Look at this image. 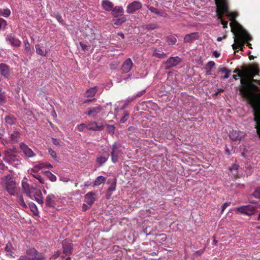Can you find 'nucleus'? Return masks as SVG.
Returning <instances> with one entry per match:
<instances>
[{"instance_id": "obj_47", "label": "nucleus", "mask_w": 260, "mask_h": 260, "mask_svg": "<svg viewBox=\"0 0 260 260\" xmlns=\"http://www.w3.org/2000/svg\"><path fill=\"white\" fill-rule=\"evenodd\" d=\"M146 89L142 90L141 91H139L136 94H134L133 96L135 97V100H136L137 98H140L142 96L143 94L146 93Z\"/></svg>"}, {"instance_id": "obj_59", "label": "nucleus", "mask_w": 260, "mask_h": 260, "mask_svg": "<svg viewBox=\"0 0 260 260\" xmlns=\"http://www.w3.org/2000/svg\"><path fill=\"white\" fill-rule=\"evenodd\" d=\"M24 45H25V49L27 52H28L30 50V47L29 43H28V41L27 40H26L24 41Z\"/></svg>"}, {"instance_id": "obj_57", "label": "nucleus", "mask_w": 260, "mask_h": 260, "mask_svg": "<svg viewBox=\"0 0 260 260\" xmlns=\"http://www.w3.org/2000/svg\"><path fill=\"white\" fill-rule=\"evenodd\" d=\"M113 86V83L111 80H110L108 82L106 83L105 88L106 90H108Z\"/></svg>"}, {"instance_id": "obj_17", "label": "nucleus", "mask_w": 260, "mask_h": 260, "mask_svg": "<svg viewBox=\"0 0 260 260\" xmlns=\"http://www.w3.org/2000/svg\"><path fill=\"white\" fill-rule=\"evenodd\" d=\"M0 73L1 75L5 78H8L10 75L9 67L5 63H1L0 64Z\"/></svg>"}, {"instance_id": "obj_31", "label": "nucleus", "mask_w": 260, "mask_h": 260, "mask_svg": "<svg viewBox=\"0 0 260 260\" xmlns=\"http://www.w3.org/2000/svg\"><path fill=\"white\" fill-rule=\"evenodd\" d=\"M44 173L51 181L54 182L56 180V177L49 171H45Z\"/></svg>"}, {"instance_id": "obj_34", "label": "nucleus", "mask_w": 260, "mask_h": 260, "mask_svg": "<svg viewBox=\"0 0 260 260\" xmlns=\"http://www.w3.org/2000/svg\"><path fill=\"white\" fill-rule=\"evenodd\" d=\"M215 66V63L213 61H210L207 64L206 69L208 70L207 71V74L210 75L211 69L214 68Z\"/></svg>"}, {"instance_id": "obj_19", "label": "nucleus", "mask_w": 260, "mask_h": 260, "mask_svg": "<svg viewBox=\"0 0 260 260\" xmlns=\"http://www.w3.org/2000/svg\"><path fill=\"white\" fill-rule=\"evenodd\" d=\"M32 198L33 197L35 198V200L38 202L39 204H43L44 203L43 195L42 192L40 189L36 190L35 193L33 195H31Z\"/></svg>"}, {"instance_id": "obj_22", "label": "nucleus", "mask_w": 260, "mask_h": 260, "mask_svg": "<svg viewBox=\"0 0 260 260\" xmlns=\"http://www.w3.org/2000/svg\"><path fill=\"white\" fill-rule=\"evenodd\" d=\"M55 196L53 194H48L45 200V203L47 206L53 207L54 206L55 202L53 199H55Z\"/></svg>"}, {"instance_id": "obj_27", "label": "nucleus", "mask_w": 260, "mask_h": 260, "mask_svg": "<svg viewBox=\"0 0 260 260\" xmlns=\"http://www.w3.org/2000/svg\"><path fill=\"white\" fill-rule=\"evenodd\" d=\"M124 9L121 6L115 7V18L119 16H124Z\"/></svg>"}, {"instance_id": "obj_43", "label": "nucleus", "mask_w": 260, "mask_h": 260, "mask_svg": "<svg viewBox=\"0 0 260 260\" xmlns=\"http://www.w3.org/2000/svg\"><path fill=\"white\" fill-rule=\"evenodd\" d=\"M239 167V166L238 164H235L229 168V170H230V171L235 172L234 174L236 175L237 174V170Z\"/></svg>"}, {"instance_id": "obj_33", "label": "nucleus", "mask_w": 260, "mask_h": 260, "mask_svg": "<svg viewBox=\"0 0 260 260\" xmlns=\"http://www.w3.org/2000/svg\"><path fill=\"white\" fill-rule=\"evenodd\" d=\"M167 42L170 45H173L177 42V39L173 36H169L167 38Z\"/></svg>"}, {"instance_id": "obj_41", "label": "nucleus", "mask_w": 260, "mask_h": 260, "mask_svg": "<svg viewBox=\"0 0 260 260\" xmlns=\"http://www.w3.org/2000/svg\"><path fill=\"white\" fill-rule=\"evenodd\" d=\"M158 27L155 23H150L145 26V28L147 30H154Z\"/></svg>"}, {"instance_id": "obj_35", "label": "nucleus", "mask_w": 260, "mask_h": 260, "mask_svg": "<svg viewBox=\"0 0 260 260\" xmlns=\"http://www.w3.org/2000/svg\"><path fill=\"white\" fill-rule=\"evenodd\" d=\"M5 120L6 123L10 125L14 124L16 121V119L14 117L9 115L6 116Z\"/></svg>"}, {"instance_id": "obj_11", "label": "nucleus", "mask_w": 260, "mask_h": 260, "mask_svg": "<svg viewBox=\"0 0 260 260\" xmlns=\"http://www.w3.org/2000/svg\"><path fill=\"white\" fill-rule=\"evenodd\" d=\"M217 6L218 8L217 9L216 12L217 15L218 16V18L219 19H220L221 24L223 26V28H227L228 22L224 21L222 19V15L223 14L229 15V10L228 9V12H223L221 9L220 4H219L218 6Z\"/></svg>"}, {"instance_id": "obj_39", "label": "nucleus", "mask_w": 260, "mask_h": 260, "mask_svg": "<svg viewBox=\"0 0 260 260\" xmlns=\"http://www.w3.org/2000/svg\"><path fill=\"white\" fill-rule=\"evenodd\" d=\"M105 180V177L100 176L98 177L94 181V185L95 186H98L100 185L102 183H103Z\"/></svg>"}, {"instance_id": "obj_51", "label": "nucleus", "mask_w": 260, "mask_h": 260, "mask_svg": "<svg viewBox=\"0 0 260 260\" xmlns=\"http://www.w3.org/2000/svg\"><path fill=\"white\" fill-rule=\"evenodd\" d=\"M107 131L113 136L114 135V125H108L107 127Z\"/></svg>"}, {"instance_id": "obj_13", "label": "nucleus", "mask_w": 260, "mask_h": 260, "mask_svg": "<svg viewBox=\"0 0 260 260\" xmlns=\"http://www.w3.org/2000/svg\"><path fill=\"white\" fill-rule=\"evenodd\" d=\"M133 66V63L132 59L130 58L126 59L122 65L121 68V73H127L129 72L131 70Z\"/></svg>"}, {"instance_id": "obj_53", "label": "nucleus", "mask_w": 260, "mask_h": 260, "mask_svg": "<svg viewBox=\"0 0 260 260\" xmlns=\"http://www.w3.org/2000/svg\"><path fill=\"white\" fill-rule=\"evenodd\" d=\"M7 152H9V153H10V154H15L17 153L18 152V150H17V149L15 147H14L12 149H7V150H6L5 151V153H7Z\"/></svg>"}, {"instance_id": "obj_55", "label": "nucleus", "mask_w": 260, "mask_h": 260, "mask_svg": "<svg viewBox=\"0 0 260 260\" xmlns=\"http://www.w3.org/2000/svg\"><path fill=\"white\" fill-rule=\"evenodd\" d=\"M48 153L54 159L56 158V153L51 148L48 149Z\"/></svg>"}, {"instance_id": "obj_25", "label": "nucleus", "mask_w": 260, "mask_h": 260, "mask_svg": "<svg viewBox=\"0 0 260 260\" xmlns=\"http://www.w3.org/2000/svg\"><path fill=\"white\" fill-rule=\"evenodd\" d=\"M216 6L220 4L221 9L223 12H228V5L225 0H214Z\"/></svg>"}, {"instance_id": "obj_50", "label": "nucleus", "mask_w": 260, "mask_h": 260, "mask_svg": "<svg viewBox=\"0 0 260 260\" xmlns=\"http://www.w3.org/2000/svg\"><path fill=\"white\" fill-rule=\"evenodd\" d=\"M252 195L254 198L260 199V187L255 190Z\"/></svg>"}, {"instance_id": "obj_54", "label": "nucleus", "mask_w": 260, "mask_h": 260, "mask_svg": "<svg viewBox=\"0 0 260 260\" xmlns=\"http://www.w3.org/2000/svg\"><path fill=\"white\" fill-rule=\"evenodd\" d=\"M32 176L35 178L36 179H37V180H38V181H39V182L41 184H44V179L42 178V176L40 175H32Z\"/></svg>"}, {"instance_id": "obj_20", "label": "nucleus", "mask_w": 260, "mask_h": 260, "mask_svg": "<svg viewBox=\"0 0 260 260\" xmlns=\"http://www.w3.org/2000/svg\"><path fill=\"white\" fill-rule=\"evenodd\" d=\"M198 38L197 32H192L189 34H187L184 38V42L185 43H190L196 40Z\"/></svg>"}, {"instance_id": "obj_5", "label": "nucleus", "mask_w": 260, "mask_h": 260, "mask_svg": "<svg viewBox=\"0 0 260 260\" xmlns=\"http://www.w3.org/2000/svg\"><path fill=\"white\" fill-rule=\"evenodd\" d=\"M257 207L254 205L243 206L237 208V211L247 215H251L257 211Z\"/></svg>"}, {"instance_id": "obj_4", "label": "nucleus", "mask_w": 260, "mask_h": 260, "mask_svg": "<svg viewBox=\"0 0 260 260\" xmlns=\"http://www.w3.org/2000/svg\"><path fill=\"white\" fill-rule=\"evenodd\" d=\"M3 160L9 164L18 165L20 164L19 156L15 154H10L9 152L4 153Z\"/></svg>"}, {"instance_id": "obj_18", "label": "nucleus", "mask_w": 260, "mask_h": 260, "mask_svg": "<svg viewBox=\"0 0 260 260\" xmlns=\"http://www.w3.org/2000/svg\"><path fill=\"white\" fill-rule=\"evenodd\" d=\"M95 196V193L92 191L88 192L85 196V202L88 204L89 206H91V205L93 204L95 201V198L94 196Z\"/></svg>"}, {"instance_id": "obj_29", "label": "nucleus", "mask_w": 260, "mask_h": 260, "mask_svg": "<svg viewBox=\"0 0 260 260\" xmlns=\"http://www.w3.org/2000/svg\"><path fill=\"white\" fill-rule=\"evenodd\" d=\"M28 206L35 216H38L39 215L38 208L35 203L30 202L28 203Z\"/></svg>"}, {"instance_id": "obj_6", "label": "nucleus", "mask_w": 260, "mask_h": 260, "mask_svg": "<svg viewBox=\"0 0 260 260\" xmlns=\"http://www.w3.org/2000/svg\"><path fill=\"white\" fill-rule=\"evenodd\" d=\"M181 59L178 56L169 57L165 62V69L168 70L171 68L177 66L181 62Z\"/></svg>"}, {"instance_id": "obj_49", "label": "nucleus", "mask_w": 260, "mask_h": 260, "mask_svg": "<svg viewBox=\"0 0 260 260\" xmlns=\"http://www.w3.org/2000/svg\"><path fill=\"white\" fill-rule=\"evenodd\" d=\"M45 163L43 162H39L38 164H36L34 168L38 169L39 170L42 169L43 168H45Z\"/></svg>"}, {"instance_id": "obj_62", "label": "nucleus", "mask_w": 260, "mask_h": 260, "mask_svg": "<svg viewBox=\"0 0 260 260\" xmlns=\"http://www.w3.org/2000/svg\"><path fill=\"white\" fill-rule=\"evenodd\" d=\"M252 82H249V83L247 84V85H246V86H247V87L249 89H250V88H249V87H248V86H249V85H250V86H251L252 88H253L254 89H255V90H257V89H258V87H257V86L256 85H255V84H253Z\"/></svg>"}, {"instance_id": "obj_38", "label": "nucleus", "mask_w": 260, "mask_h": 260, "mask_svg": "<svg viewBox=\"0 0 260 260\" xmlns=\"http://www.w3.org/2000/svg\"><path fill=\"white\" fill-rule=\"evenodd\" d=\"M129 112L127 111H124L123 112V116H122L120 120L121 123H124L129 117Z\"/></svg>"}, {"instance_id": "obj_40", "label": "nucleus", "mask_w": 260, "mask_h": 260, "mask_svg": "<svg viewBox=\"0 0 260 260\" xmlns=\"http://www.w3.org/2000/svg\"><path fill=\"white\" fill-rule=\"evenodd\" d=\"M153 56H155L158 58H165L167 57V55L164 53H159L157 52L156 50H155L152 54Z\"/></svg>"}, {"instance_id": "obj_15", "label": "nucleus", "mask_w": 260, "mask_h": 260, "mask_svg": "<svg viewBox=\"0 0 260 260\" xmlns=\"http://www.w3.org/2000/svg\"><path fill=\"white\" fill-rule=\"evenodd\" d=\"M109 156V153L107 152L103 153L102 154H98L96 161L99 164V167H101L107 160Z\"/></svg>"}, {"instance_id": "obj_56", "label": "nucleus", "mask_w": 260, "mask_h": 260, "mask_svg": "<svg viewBox=\"0 0 260 260\" xmlns=\"http://www.w3.org/2000/svg\"><path fill=\"white\" fill-rule=\"evenodd\" d=\"M6 25H7L6 21L2 18H0V30L2 28H5Z\"/></svg>"}, {"instance_id": "obj_8", "label": "nucleus", "mask_w": 260, "mask_h": 260, "mask_svg": "<svg viewBox=\"0 0 260 260\" xmlns=\"http://www.w3.org/2000/svg\"><path fill=\"white\" fill-rule=\"evenodd\" d=\"M229 136L230 138L233 141H240L244 138L246 134L244 132L232 130L229 133Z\"/></svg>"}, {"instance_id": "obj_44", "label": "nucleus", "mask_w": 260, "mask_h": 260, "mask_svg": "<svg viewBox=\"0 0 260 260\" xmlns=\"http://www.w3.org/2000/svg\"><path fill=\"white\" fill-rule=\"evenodd\" d=\"M13 249L12 244L11 242H9L5 248V251L9 252H12V249Z\"/></svg>"}, {"instance_id": "obj_23", "label": "nucleus", "mask_w": 260, "mask_h": 260, "mask_svg": "<svg viewBox=\"0 0 260 260\" xmlns=\"http://www.w3.org/2000/svg\"><path fill=\"white\" fill-rule=\"evenodd\" d=\"M22 186L24 193H26V195L30 198H32V196L31 195V191L30 189L29 184L27 182H25L23 180L22 182Z\"/></svg>"}, {"instance_id": "obj_3", "label": "nucleus", "mask_w": 260, "mask_h": 260, "mask_svg": "<svg viewBox=\"0 0 260 260\" xmlns=\"http://www.w3.org/2000/svg\"><path fill=\"white\" fill-rule=\"evenodd\" d=\"M25 253L30 260H45L46 259V256L43 253L39 252L34 247L27 248Z\"/></svg>"}, {"instance_id": "obj_28", "label": "nucleus", "mask_w": 260, "mask_h": 260, "mask_svg": "<svg viewBox=\"0 0 260 260\" xmlns=\"http://www.w3.org/2000/svg\"><path fill=\"white\" fill-rule=\"evenodd\" d=\"M115 18V25L119 26L126 21L125 16H121Z\"/></svg>"}, {"instance_id": "obj_37", "label": "nucleus", "mask_w": 260, "mask_h": 260, "mask_svg": "<svg viewBox=\"0 0 260 260\" xmlns=\"http://www.w3.org/2000/svg\"><path fill=\"white\" fill-rule=\"evenodd\" d=\"M6 103V96L4 95V92H2V88L0 87V105H4Z\"/></svg>"}, {"instance_id": "obj_10", "label": "nucleus", "mask_w": 260, "mask_h": 260, "mask_svg": "<svg viewBox=\"0 0 260 260\" xmlns=\"http://www.w3.org/2000/svg\"><path fill=\"white\" fill-rule=\"evenodd\" d=\"M6 40L7 41H8L12 46L15 47L20 46L21 44V41L12 34L8 35L6 38Z\"/></svg>"}, {"instance_id": "obj_46", "label": "nucleus", "mask_w": 260, "mask_h": 260, "mask_svg": "<svg viewBox=\"0 0 260 260\" xmlns=\"http://www.w3.org/2000/svg\"><path fill=\"white\" fill-rule=\"evenodd\" d=\"M35 47L36 49V52L37 54L43 56H45L46 55L45 54H44L43 51L41 49L39 45H36Z\"/></svg>"}, {"instance_id": "obj_36", "label": "nucleus", "mask_w": 260, "mask_h": 260, "mask_svg": "<svg viewBox=\"0 0 260 260\" xmlns=\"http://www.w3.org/2000/svg\"><path fill=\"white\" fill-rule=\"evenodd\" d=\"M113 190H114V182L111 183L110 186L107 189V192L106 194L107 199H110V198L112 193V191Z\"/></svg>"}, {"instance_id": "obj_7", "label": "nucleus", "mask_w": 260, "mask_h": 260, "mask_svg": "<svg viewBox=\"0 0 260 260\" xmlns=\"http://www.w3.org/2000/svg\"><path fill=\"white\" fill-rule=\"evenodd\" d=\"M142 7V4L139 1H134L129 3L126 7V12L132 14Z\"/></svg>"}, {"instance_id": "obj_21", "label": "nucleus", "mask_w": 260, "mask_h": 260, "mask_svg": "<svg viewBox=\"0 0 260 260\" xmlns=\"http://www.w3.org/2000/svg\"><path fill=\"white\" fill-rule=\"evenodd\" d=\"M102 109V108L101 106L89 108L87 115L88 116H95L101 111Z\"/></svg>"}, {"instance_id": "obj_30", "label": "nucleus", "mask_w": 260, "mask_h": 260, "mask_svg": "<svg viewBox=\"0 0 260 260\" xmlns=\"http://www.w3.org/2000/svg\"><path fill=\"white\" fill-rule=\"evenodd\" d=\"M97 91V87H93L89 88L86 92V95L87 97H93Z\"/></svg>"}, {"instance_id": "obj_61", "label": "nucleus", "mask_w": 260, "mask_h": 260, "mask_svg": "<svg viewBox=\"0 0 260 260\" xmlns=\"http://www.w3.org/2000/svg\"><path fill=\"white\" fill-rule=\"evenodd\" d=\"M52 142L54 145L56 146L60 145V141L57 139L53 138L52 139Z\"/></svg>"}, {"instance_id": "obj_12", "label": "nucleus", "mask_w": 260, "mask_h": 260, "mask_svg": "<svg viewBox=\"0 0 260 260\" xmlns=\"http://www.w3.org/2000/svg\"><path fill=\"white\" fill-rule=\"evenodd\" d=\"M103 128V125L101 123L95 121L89 122L87 125V129L89 131H100Z\"/></svg>"}, {"instance_id": "obj_58", "label": "nucleus", "mask_w": 260, "mask_h": 260, "mask_svg": "<svg viewBox=\"0 0 260 260\" xmlns=\"http://www.w3.org/2000/svg\"><path fill=\"white\" fill-rule=\"evenodd\" d=\"M234 72L237 73L238 77H240L241 78H244V72L241 73V71L238 69H236Z\"/></svg>"}, {"instance_id": "obj_24", "label": "nucleus", "mask_w": 260, "mask_h": 260, "mask_svg": "<svg viewBox=\"0 0 260 260\" xmlns=\"http://www.w3.org/2000/svg\"><path fill=\"white\" fill-rule=\"evenodd\" d=\"M102 5L104 9L106 11H111L113 7V5L112 2L108 0H103L102 1Z\"/></svg>"}, {"instance_id": "obj_2", "label": "nucleus", "mask_w": 260, "mask_h": 260, "mask_svg": "<svg viewBox=\"0 0 260 260\" xmlns=\"http://www.w3.org/2000/svg\"><path fill=\"white\" fill-rule=\"evenodd\" d=\"M13 176L9 174L2 178L3 185L5 187L6 190L11 194L15 195L16 193V183L13 180Z\"/></svg>"}, {"instance_id": "obj_60", "label": "nucleus", "mask_w": 260, "mask_h": 260, "mask_svg": "<svg viewBox=\"0 0 260 260\" xmlns=\"http://www.w3.org/2000/svg\"><path fill=\"white\" fill-rule=\"evenodd\" d=\"M87 125L86 123H82L80 124L79 126V129L80 131H83L85 128L87 129Z\"/></svg>"}, {"instance_id": "obj_14", "label": "nucleus", "mask_w": 260, "mask_h": 260, "mask_svg": "<svg viewBox=\"0 0 260 260\" xmlns=\"http://www.w3.org/2000/svg\"><path fill=\"white\" fill-rule=\"evenodd\" d=\"M20 147L24 154L28 157H31L36 155L35 153L24 143H20Z\"/></svg>"}, {"instance_id": "obj_52", "label": "nucleus", "mask_w": 260, "mask_h": 260, "mask_svg": "<svg viewBox=\"0 0 260 260\" xmlns=\"http://www.w3.org/2000/svg\"><path fill=\"white\" fill-rule=\"evenodd\" d=\"M2 15L5 17H7L10 16L11 11L9 9H5L3 10V12H1Z\"/></svg>"}, {"instance_id": "obj_32", "label": "nucleus", "mask_w": 260, "mask_h": 260, "mask_svg": "<svg viewBox=\"0 0 260 260\" xmlns=\"http://www.w3.org/2000/svg\"><path fill=\"white\" fill-rule=\"evenodd\" d=\"M219 71L221 73H224L225 75L224 76L223 78L225 79H228L229 77L230 74L231 72V71L226 67L220 68Z\"/></svg>"}, {"instance_id": "obj_42", "label": "nucleus", "mask_w": 260, "mask_h": 260, "mask_svg": "<svg viewBox=\"0 0 260 260\" xmlns=\"http://www.w3.org/2000/svg\"><path fill=\"white\" fill-rule=\"evenodd\" d=\"M18 203L19 205L23 208H27V206L26 205L25 203L24 202V201L23 200V198L22 196H20L18 199Z\"/></svg>"}, {"instance_id": "obj_64", "label": "nucleus", "mask_w": 260, "mask_h": 260, "mask_svg": "<svg viewBox=\"0 0 260 260\" xmlns=\"http://www.w3.org/2000/svg\"><path fill=\"white\" fill-rule=\"evenodd\" d=\"M231 204L230 202H225L224 203L222 207L221 212H223V211L225 210V209L228 207Z\"/></svg>"}, {"instance_id": "obj_26", "label": "nucleus", "mask_w": 260, "mask_h": 260, "mask_svg": "<svg viewBox=\"0 0 260 260\" xmlns=\"http://www.w3.org/2000/svg\"><path fill=\"white\" fill-rule=\"evenodd\" d=\"M135 100V97L133 96V95L128 97V98L123 102V105L120 108L117 107V108H115V110H117V109H124L128 105V104L134 102Z\"/></svg>"}, {"instance_id": "obj_48", "label": "nucleus", "mask_w": 260, "mask_h": 260, "mask_svg": "<svg viewBox=\"0 0 260 260\" xmlns=\"http://www.w3.org/2000/svg\"><path fill=\"white\" fill-rule=\"evenodd\" d=\"M20 136V133L17 131H14L11 135V138L13 141H15V140L18 138Z\"/></svg>"}, {"instance_id": "obj_9", "label": "nucleus", "mask_w": 260, "mask_h": 260, "mask_svg": "<svg viewBox=\"0 0 260 260\" xmlns=\"http://www.w3.org/2000/svg\"><path fill=\"white\" fill-rule=\"evenodd\" d=\"M63 253L66 255H70L73 250V244L70 242L68 239H65L62 242Z\"/></svg>"}, {"instance_id": "obj_16", "label": "nucleus", "mask_w": 260, "mask_h": 260, "mask_svg": "<svg viewBox=\"0 0 260 260\" xmlns=\"http://www.w3.org/2000/svg\"><path fill=\"white\" fill-rule=\"evenodd\" d=\"M146 7L148 10L151 11V12L154 13L158 16H160L164 17H167L168 16V14L165 12L164 10L158 9L149 5H147Z\"/></svg>"}, {"instance_id": "obj_45", "label": "nucleus", "mask_w": 260, "mask_h": 260, "mask_svg": "<svg viewBox=\"0 0 260 260\" xmlns=\"http://www.w3.org/2000/svg\"><path fill=\"white\" fill-rule=\"evenodd\" d=\"M53 16L57 20V21L59 23H60L61 24L63 23V20L62 18V16L59 13H54Z\"/></svg>"}, {"instance_id": "obj_63", "label": "nucleus", "mask_w": 260, "mask_h": 260, "mask_svg": "<svg viewBox=\"0 0 260 260\" xmlns=\"http://www.w3.org/2000/svg\"><path fill=\"white\" fill-rule=\"evenodd\" d=\"M17 260H30L26 254L21 255Z\"/></svg>"}, {"instance_id": "obj_1", "label": "nucleus", "mask_w": 260, "mask_h": 260, "mask_svg": "<svg viewBox=\"0 0 260 260\" xmlns=\"http://www.w3.org/2000/svg\"><path fill=\"white\" fill-rule=\"evenodd\" d=\"M232 31L235 34L234 43L232 45L233 49L236 50L237 49L240 48L241 50H243V47L244 45V41H251L252 37L244 29L241 25L239 24L235 28L232 26Z\"/></svg>"}]
</instances>
